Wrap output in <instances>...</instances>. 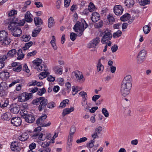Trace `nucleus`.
I'll list each match as a JSON object with an SVG mask.
<instances>
[{
    "label": "nucleus",
    "instance_id": "58836bf2",
    "mask_svg": "<svg viewBox=\"0 0 152 152\" xmlns=\"http://www.w3.org/2000/svg\"><path fill=\"white\" fill-rule=\"evenodd\" d=\"M89 11L90 12H91L93 11L96 10V8L94 4L92 2H90L88 6V8Z\"/></svg>",
    "mask_w": 152,
    "mask_h": 152
},
{
    "label": "nucleus",
    "instance_id": "2f4dec72",
    "mask_svg": "<svg viewBox=\"0 0 152 152\" xmlns=\"http://www.w3.org/2000/svg\"><path fill=\"white\" fill-rule=\"evenodd\" d=\"M42 29L41 27H39L38 28L34 29L32 32V36L33 37H37L41 31Z\"/></svg>",
    "mask_w": 152,
    "mask_h": 152
},
{
    "label": "nucleus",
    "instance_id": "393cba45",
    "mask_svg": "<svg viewBox=\"0 0 152 152\" xmlns=\"http://www.w3.org/2000/svg\"><path fill=\"white\" fill-rule=\"evenodd\" d=\"M74 108L72 107L70 108H66L63 110L62 113V115L64 117L66 115L70 113L71 112L74 111Z\"/></svg>",
    "mask_w": 152,
    "mask_h": 152
},
{
    "label": "nucleus",
    "instance_id": "f8f14e48",
    "mask_svg": "<svg viewBox=\"0 0 152 152\" xmlns=\"http://www.w3.org/2000/svg\"><path fill=\"white\" fill-rule=\"evenodd\" d=\"M124 11V9L121 5H116L114 8V12L115 14L117 15H121Z\"/></svg>",
    "mask_w": 152,
    "mask_h": 152
},
{
    "label": "nucleus",
    "instance_id": "cd10ccee",
    "mask_svg": "<svg viewBox=\"0 0 152 152\" xmlns=\"http://www.w3.org/2000/svg\"><path fill=\"white\" fill-rule=\"evenodd\" d=\"M17 55L18 56L17 59L20 60L22 59L24 56V54L23 53L22 50L21 49L19 50L18 52L16 53Z\"/></svg>",
    "mask_w": 152,
    "mask_h": 152
},
{
    "label": "nucleus",
    "instance_id": "052dcab7",
    "mask_svg": "<svg viewBox=\"0 0 152 152\" xmlns=\"http://www.w3.org/2000/svg\"><path fill=\"white\" fill-rule=\"evenodd\" d=\"M145 58H141L137 56V62L138 64L142 63L145 60Z\"/></svg>",
    "mask_w": 152,
    "mask_h": 152
},
{
    "label": "nucleus",
    "instance_id": "338daca9",
    "mask_svg": "<svg viewBox=\"0 0 152 152\" xmlns=\"http://www.w3.org/2000/svg\"><path fill=\"white\" fill-rule=\"evenodd\" d=\"M37 51L36 50H34L32 52L29 53L27 54V56L28 57V58H29L31 56H33L35 55Z\"/></svg>",
    "mask_w": 152,
    "mask_h": 152
},
{
    "label": "nucleus",
    "instance_id": "2eb2a0df",
    "mask_svg": "<svg viewBox=\"0 0 152 152\" xmlns=\"http://www.w3.org/2000/svg\"><path fill=\"white\" fill-rule=\"evenodd\" d=\"M91 19L94 22H96L100 19V14L96 12H94L92 13V16L91 17Z\"/></svg>",
    "mask_w": 152,
    "mask_h": 152
},
{
    "label": "nucleus",
    "instance_id": "c03bdc74",
    "mask_svg": "<svg viewBox=\"0 0 152 152\" xmlns=\"http://www.w3.org/2000/svg\"><path fill=\"white\" fill-rule=\"evenodd\" d=\"M122 32L120 30H118L116 32H114L113 35V37L114 38L118 37L121 36Z\"/></svg>",
    "mask_w": 152,
    "mask_h": 152
},
{
    "label": "nucleus",
    "instance_id": "ea45409f",
    "mask_svg": "<svg viewBox=\"0 0 152 152\" xmlns=\"http://www.w3.org/2000/svg\"><path fill=\"white\" fill-rule=\"evenodd\" d=\"M143 30L145 34H148L150 31L151 28L148 25H146L143 27Z\"/></svg>",
    "mask_w": 152,
    "mask_h": 152
},
{
    "label": "nucleus",
    "instance_id": "dca6fc26",
    "mask_svg": "<svg viewBox=\"0 0 152 152\" xmlns=\"http://www.w3.org/2000/svg\"><path fill=\"white\" fill-rule=\"evenodd\" d=\"M32 15L30 13V12L28 11L26 13L25 15V21L28 23H31L33 21V19L32 17Z\"/></svg>",
    "mask_w": 152,
    "mask_h": 152
},
{
    "label": "nucleus",
    "instance_id": "a211bd4d",
    "mask_svg": "<svg viewBox=\"0 0 152 152\" xmlns=\"http://www.w3.org/2000/svg\"><path fill=\"white\" fill-rule=\"evenodd\" d=\"M10 74L8 72L2 71L0 72V78L3 80L8 79L10 77Z\"/></svg>",
    "mask_w": 152,
    "mask_h": 152
},
{
    "label": "nucleus",
    "instance_id": "3c124183",
    "mask_svg": "<svg viewBox=\"0 0 152 152\" xmlns=\"http://www.w3.org/2000/svg\"><path fill=\"white\" fill-rule=\"evenodd\" d=\"M81 104L82 106L86 109H87V108H88V105L87 104V100H82Z\"/></svg>",
    "mask_w": 152,
    "mask_h": 152
},
{
    "label": "nucleus",
    "instance_id": "49530a36",
    "mask_svg": "<svg viewBox=\"0 0 152 152\" xmlns=\"http://www.w3.org/2000/svg\"><path fill=\"white\" fill-rule=\"evenodd\" d=\"M80 95L82 97V100H87V94L84 91H81L79 93Z\"/></svg>",
    "mask_w": 152,
    "mask_h": 152
},
{
    "label": "nucleus",
    "instance_id": "79ce46f5",
    "mask_svg": "<svg viewBox=\"0 0 152 152\" xmlns=\"http://www.w3.org/2000/svg\"><path fill=\"white\" fill-rule=\"evenodd\" d=\"M69 102V100L68 99L64 100L60 104L59 107L61 108H63L65 107L66 106V104Z\"/></svg>",
    "mask_w": 152,
    "mask_h": 152
},
{
    "label": "nucleus",
    "instance_id": "5fc2aeb1",
    "mask_svg": "<svg viewBox=\"0 0 152 152\" xmlns=\"http://www.w3.org/2000/svg\"><path fill=\"white\" fill-rule=\"evenodd\" d=\"M42 98V97H40L39 98H37L36 99L34 100L32 102V103L34 104L37 105L39 102H40Z\"/></svg>",
    "mask_w": 152,
    "mask_h": 152
},
{
    "label": "nucleus",
    "instance_id": "6ab92c4d",
    "mask_svg": "<svg viewBox=\"0 0 152 152\" xmlns=\"http://www.w3.org/2000/svg\"><path fill=\"white\" fill-rule=\"evenodd\" d=\"M11 113L8 112L3 114L1 116V119L4 121H9L11 119Z\"/></svg>",
    "mask_w": 152,
    "mask_h": 152
},
{
    "label": "nucleus",
    "instance_id": "680f3d73",
    "mask_svg": "<svg viewBox=\"0 0 152 152\" xmlns=\"http://www.w3.org/2000/svg\"><path fill=\"white\" fill-rule=\"evenodd\" d=\"M56 106V104L53 102L49 103L47 105V107L49 108H52Z\"/></svg>",
    "mask_w": 152,
    "mask_h": 152
},
{
    "label": "nucleus",
    "instance_id": "f704fd0d",
    "mask_svg": "<svg viewBox=\"0 0 152 152\" xmlns=\"http://www.w3.org/2000/svg\"><path fill=\"white\" fill-rule=\"evenodd\" d=\"M20 107L16 106H13L10 109V111L12 113L14 114H17L20 111Z\"/></svg>",
    "mask_w": 152,
    "mask_h": 152
},
{
    "label": "nucleus",
    "instance_id": "c85d7f7f",
    "mask_svg": "<svg viewBox=\"0 0 152 152\" xmlns=\"http://www.w3.org/2000/svg\"><path fill=\"white\" fill-rule=\"evenodd\" d=\"M97 70L99 72H102L104 70V66L101 63L100 59L97 65Z\"/></svg>",
    "mask_w": 152,
    "mask_h": 152
},
{
    "label": "nucleus",
    "instance_id": "423d86ee",
    "mask_svg": "<svg viewBox=\"0 0 152 152\" xmlns=\"http://www.w3.org/2000/svg\"><path fill=\"white\" fill-rule=\"evenodd\" d=\"M132 86L121 83L120 90L121 95L124 96L128 95L130 92Z\"/></svg>",
    "mask_w": 152,
    "mask_h": 152
},
{
    "label": "nucleus",
    "instance_id": "1a4fd4ad",
    "mask_svg": "<svg viewBox=\"0 0 152 152\" xmlns=\"http://www.w3.org/2000/svg\"><path fill=\"white\" fill-rule=\"evenodd\" d=\"M48 103V101L47 99L42 97L40 102V105L39 106V110L41 111L44 109Z\"/></svg>",
    "mask_w": 152,
    "mask_h": 152
},
{
    "label": "nucleus",
    "instance_id": "8fccbe9b",
    "mask_svg": "<svg viewBox=\"0 0 152 152\" xmlns=\"http://www.w3.org/2000/svg\"><path fill=\"white\" fill-rule=\"evenodd\" d=\"M103 23L102 21H100L99 22L95 23L94 25L95 27L96 28H101L103 25Z\"/></svg>",
    "mask_w": 152,
    "mask_h": 152
},
{
    "label": "nucleus",
    "instance_id": "de8ad7c7",
    "mask_svg": "<svg viewBox=\"0 0 152 152\" xmlns=\"http://www.w3.org/2000/svg\"><path fill=\"white\" fill-rule=\"evenodd\" d=\"M37 93V94L40 96H42L44 94H45L46 91V89L45 88L38 90Z\"/></svg>",
    "mask_w": 152,
    "mask_h": 152
},
{
    "label": "nucleus",
    "instance_id": "c9c22d12",
    "mask_svg": "<svg viewBox=\"0 0 152 152\" xmlns=\"http://www.w3.org/2000/svg\"><path fill=\"white\" fill-rule=\"evenodd\" d=\"M53 69L56 73H58L59 75H61L62 73V69L59 66H55L53 68Z\"/></svg>",
    "mask_w": 152,
    "mask_h": 152
},
{
    "label": "nucleus",
    "instance_id": "6e6552de",
    "mask_svg": "<svg viewBox=\"0 0 152 152\" xmlns=\"http://www.w3.org/2000/svg\"><path fill=\"white\" fill-rule=\"evenodd\" d=\"M100 42V39L97 37L92 40L88 45V47L89 48H95L98 45Z\"/></svg>",
    "mask_w": 152,
    "mask_h": 152
},
{
    "label": "nucleus",
    "instance_id": "37998d69",
    "mask_svg": "<svg viewBox=\"0 0 152 152\" xmlns=\"http://www.w3.org/2000/svg\"><path fill=\"white\" fill-rule=\"evenodd\" d=\"M146 52L145 50H141L139 53L138 56L145 58V55L146 54Z\"/></svg>",
    "mask_w": 152,
    "mask_h": 152
},
{
    "label": "nucleus",
    "instance_id": "f03ea898",
    "mask_svg": "<svg viewBox=\"0 0 152 152\" xmlns=\"http://www.w3.org/2000/svg\"><path fill=\"white\" fill-rule=\"evenodd\" d=\"M12 21H9L8 23L7 28L11 32V34L15 37H18L20 36L22 33V31L20 27L16 25V19L15 18Z\"/></svg>",
    "mask_w": 152,
    "mask_h": 152
},
{
    "label": "nucleus",
    "instance_id": "9d476101",
    "mask_svg": "<svg viewBox=\"0 0 152 152\" xmlns=\"http://www.w3.org/2000/svg\"><path fill=\"white\" fill-rule=\"evenodd\" d=\"M10 148L12 151L16 152H18L21 150V148L18 145V142L14 141L11 144Z\"/></svg>",
    "mask_w": 152,
    "mask_h": 152
},
{
    "label": "nucleus",
    "instance_id": "bf43d9fd",
    "mask_svg": "<svg viewBox=\"0 0 152 152\" xmlns=\"http://www.w3.org/2000/svg\"><path fill=\"white\" fill-rule=\"evenodd\" d=\"M87 140V138L86 137H83L80 138V139L77 140L76 141V142L77 143H80L83 142H84Z\"/></svg>",
    "mask_w": 152,
    "mask_h": 152
},
{
    "label": "nucleus",
    "instance_id": "6e6d98bb",
    "mask_svg": "<svg viewBox=\"0 0 152 152\" xmlns=\"http://www.w3.org/2000/svg\"><path fill=\"white\" fill-rule=\"evenodd\" d=\"M107 18L110 23H113L115 21V19L112 15H108Z\"/></svg>",
    "mask_w": 152,
    "mask_h": 152
},
{
    "label": "nucleus",
    "instance_id": "e433bc0d",
    "mask_svg": "<svg viewBox=\"0 0 152 152\" xmlns=\"http://www.w3.org/2000/svg\"><path fill=\"white\" fill-rule=\"evenodd\" d=\"M33 44V42L32 41H30L25 44V46L23 47V50H26L28 49L29 47L31 46Z\"/></svg>",
    "mask_w": 152,
    "mask_h": 152
},
{
    "label": "nucleus",
    "instance_id": "f3484780",
    "mask_svg": "<svg viewBox=\"0 0 152 152\" xmlns=\"http://www.w3.org/2000/svg\"><path fill=\"white\" fill-rule=\"evenodd\" d=\"M15 18L17 19L18 20H16V25H18L19 27L23 25L25 23V21L24 19L21 20H19L18 18H15V17L13 16L12 18H10V20L9 21H12Z\"/></svg>",
    "mask_w": 152,
    "mask_h": 152
},
{
    "label": "nucleus",
    "instance_id": "aec40b11",
    "mask_svg": "<svg viewBox=\"0 0 152 152\" xmlns=\"http://www.w3.org/2000/svg\"><path fill=\"white\" fill-rule=\"evenodd\" d=\"M74 74L78 82L82 83L84 82L85 79L83 75L79 74L75 72H74Z\"/></svg>",
    "mask_w": 152,
    "mask_h": 152
},
{
    "label": "nucleus",
    "instance_id": "0eeeda50",
    "mask_svg": "<svg viewBox=\"0 0 152 152\" xmlns=\"http://www.w3.org/2000/svg\"><path fill=\"white\" fill-rule=\"evenodd\" d=\"M32 93L24 92L19 94L18 96V101L20 102H24L31 98Z\"/></svg>",
    "mask_w": 152,
    "mask_h": 152
},
{
    "label": "nucleus",
    "instance_id": "e2e57ef3",
    "mask_svg": "<svg viewBox=\"0 0 152 152\" xmlns=\"http://www.w3.org/2000/svg\"><path fill=\"white\" fill-rule=\"evenodd\" d=\"M17 13V11L12 10L9 12L8 15L9 16H12V17L11 18H12L13 16H12L16 14Z\"/></svg>",
    "mask_w": 152,
    "mask_h": 152
},
{
    "label": "nucleus",
    "instance_id": "13d9d810",
    "mask_svg": "<svg viewBox=\"0 0 152 152\" xmlns=\"http://www.w3.org/2000/svg\"><path fill=\"white\" fill-rule=\"evenodd\" d=\"M102 127L100 126L96 128L95 132L98 134H100L102 132Z\"/></svg>",
    "mask_w": 152,
    "mask_h": 152
},
{
    "label": "nucleus",
    "instance_id": "a19ab883",
    "mask_svg": "<svg viewBox=\"0 0 152 152\" xmlns=\"http://www.w3.org/2000/svg\"><path fill=\"white\" fill-rule=\"evenodd\" d=\"M38 142L39 144L41 146L42 148H45L46 147H48L50 145V142H47L45 144V142H42L40 141H38Z\"/></svg>",
    "mask_w": 152,
    "mask_h": 152
},
{
    "label": "nucleus",
    "instance_id": "4468645a",
    "mask_svg": "<svg viewBox=\"0 0 152 152\" xmlns=\"http://www.w3.org/2000/svg\"><path fill=\"white\" fill-rule=\"evenodd\" d=\"M24 119L25 121L28 123H32L34 122L35 120V118L34 115L31 114H29L25 117Z\"/></svg>",
    "mask_w": 152,
    "mask_h": 152
},
{
    "label": "nucleus",
    "instance_id": "a18cd8bd",
    "mask_svg": "<svg viewBox=\"0 0 152 152\" xmlns=\"http://www.w3.org/2000/svg\"><path fill=\"white\" fill-rule=\"evenodd\" d=\"M80 90L78 88L77 86H74L72 88V94L73 95H75L76 94L77 92Z\"/></svg>",
    "mask_w": 152,
    "mask_h": 152
},
{
    "label": "nucleus",
    "instance_id": "7c9ffc66",
    "mask_svg": "<svg viewBox=\"0 0 152 152\" xmlns=\"http://www.w3.org/2000/svg\"><path fill=\"white\" fill-rule=\"evenodd\" d=\"M4 84L5 85L6 84L5 83H1L0 84V92H1L3 95H6V93L4 91V90L7 89L6 87L5 86H4Z\"/></svg>",
    "mask_w": 152,
    "mask_h": 152
},
{
    "label": "nucleus",
    "instance_id": "774afa93",
    "mask_svg": "<svg viewBox=\"0 0 152 152\" xmlns=\"http://www.w3.org/2000/svg\"><path fill=\"white\" fill-rule=\"evenodd\" d=\"M7 58H8L7 55H4L1 56L0 57V62H3V61L6 60Z\"/></svg>",
    "mask_w": 152,
    "mask_h": 152
},
{
    "label": "nucleus",
    "instance_id": "72a5a7b5",
    "mask_svg": "<svg viewBox=\"0 0 152 152\" xmlns=\"http://www.w3.org/2000/svg\"><path fill=\"white\" fill-rule=\"evenodd\" d=\"M46 71H45V72H43L41 73L39 75V79L41 80L46 77L48 75L50 74L49 72H46Z\"/></svg>",
    "mask_w": 152,
    "mask_h": 152
},
{
    "label": "nucleus",
    "instance_id": "a878e982",
    "mask_svg": "<svg viewBox=\"0 0 152 152\" xmlns=\"http://www.w3.org/2000/svg\"><path fill=\"white\" fill-rule=\"evenodd\" d=\"M125 3L126 4V6L128 7H133L134 4V0H126Z\"/></svg>",
    "mask_w": 152,
    "mask_h": 152
},
{
    "label": "nucleus",
    "instance_id": "09e8293b",
    "mask_svg": "<svg viewBox=\"0 0 152 152\" xmlns=\"http://www.w3.org/2000/svg\"><path fill=\"white\" fill-rule=\"evenodd\" d=\"M95 142L94 139H93L90 141L87 144V147L88 148H92L94 146V143Z\"/></svg>",
    "mask_w": 152,
    "mask_h": 152
},
{
    "label": "nucleus",
    "instance_id": "603ef678",
    "mask_svg": "<svg viewBox=\"0 0 152 152\" xmlns=\"http://www.w3.org/2000/svg\"><path fill=\"white\" fill-rule=\"evenodd\" d=\"M28 113V112L25 110H21L20 112L21 117L24 118H25V116L29 114Z\"/></svg>",
    "mask_w": 152,
    "mask_h": 152
},
{
    "label": "nucleus",
    "instance_id": "20e7f679",
    "mask_svg": "<svg viewBox=\"0 0 152 152\" xmlns=\"http://www.w3.org/2000/svg\"><path fill=\"white\" fill-rule=\"evenodd\" d=\"M42 60L39 58L37 59L32 61L33 66L37 69V71L40 72L42 71H45L47 70V67L44 65H41Z\"/></svg>",
    "mask_w": 152,
    "mask_h": 152
},
{
    "label": "nucleus",
    "instance_id": "c756f323",
    "mask_svg": "<svg viewBox=\"0 0 152 152\" xmlns=\"http://www.w3.org/2000/svg\"><path fill=\"white\" fill-rule=\"evenodd\" d=\"M130 18V15L128 13H126L121 17V20L123 21H125L128 20Z\"/></svg>",
    "mask_w": 152,
    "mask_h": 152
},
{
    "label": "nucleus",
    "instance_id": "9b49d317",
    "mask_svg": "<svg viewBox=\"0 0 152 152\" xmlns=\"http://www.w3.org/2000/svg\"><path fill=\"white\" fill-rule=\"evenodd\" d=\"M21 120L19 117H13L11 120V123L14 126H18L21 124Z\"/></svg>",
    "mask_w": 152,
    "mask_h": 152
},
{
    "label": "nucleus",
    "instance_id": "bb28decb",
    "mask_svg": "<svg viewBox=\"0 0 152 152\" xmlns=\"http://www.w3.org/2000/svg\"><path fill=\"white\" fill-rule=\"evenodd\" d=\"M48 26L49 28H51L54 26L55 23V22L52 17H50V18L48 19Z\"/></svg>",
    "mask_w": 152,
    "mask_h": 152
},
{
    "label": "nucleus",
    "instance_id": "f257e3e1",
    "mask_svg": "<svg viewBox=\"0 0 152 152\" xmlns=\"http://www.w3.org/2000/svg\"><path fill=\"white\" fill-rule=\"evenodd\" d=\"M84 23L78 21L75 25L73 29L77 33V34L74 32L71 33L70 38L72 41H75L76 39L77 36L80 37L83 34L84 29L88 26L85 21H84Z\"/></svg>",
    "mask_w": 152,
    "mask_h": 152
},
{
    "label": "nucleus",
    "instance_id": "ddd939ff",
    "mask_svg": "<svg viewBox=\"0 0 152 152\" xmlns=\"http://www.w3.org/2000/svg\"><path fill=\"white\" fill-rule=\"evenodd\" d=\"M132 80L131 76L130 75H128L124 78L122 83L132 86Z\"/></svg>",
    "mask_w": 152,
    "mask_h": 152
},
{
    "label": "nucleus",
    "instance_id": "7ed1b4c3",
    "mask_svg": "<svg viewBox=\"0 0 152 152\" xmlns=\"http://www.w3.org/2000/svg\"><path fill=\"white\" fill-rule=\"evenodd\" d=\"M101 36L102 37L101 42L102 44H104L106 43V41H110L111 39L113 37V35L110 30L106 29L103 30L101 33Z\"/></svg>",
    "mask_w": 152,
    "mask_h": 152
},
{
    "label": "nucleus",
    "instance_id": "4be33fe9",
    "mask_svg": "<svg viewBox=\"0 0 152 152\" xmlns=\"http://www.w3.org/2000/svg\"><path fill=\"white\" fill-rule=\"evenodd\" d=\"M29 136L26 132L23 133L18 137V139L22 141L26 140L28 138Z\"/></svg>",
    "mask_w": 152,
    "mask_h": 152
},
{
    "label": "nucleus",
    "instance_id": "473e14b6",
    "mask_svg": "<svg viewBox=\"0 0 152 152\" xmlns=\"http://www.w3.org/2000/svg\"><path fill=\"white\" fill-rule=\"evenodd\" d=\"M32 137L33 138H37V137H38V139L40 141H42L43 139V134H39L38 133L36 132L35 134H34L32 135Z\"/></svg>",
    "mask_w": 152,
    "mask_h": 152
},
{
    "label": "nucleus",
    "instance_id": "4c0bfd02",
    "mask_svg": "<svg viewBox=\"0 0 152 152\" xmlns=\"http://www.w3.org/2000/svg\"><path fill=\"white\" fill-rule=\"evenodd\" d=\"M9 100L7 99H4V100L1 101V107L2 108H4L7 107L9 104Z\"/></svg>",
    "mask_w": 152,
    "mask_h": 152
},
{
    "label": "nucleus",
    "instance_id": "4d7b16f0",
    "mask_svg": "<svg viewBox=\"0 0 152 152\" xmlns=\"http://www.w3.org/2000/svg\"><path fill=\"white\" fill-rule=\"evenodd\" d=\"M22 66L21 65H20L19 66H16L14 67L13 69V70L17 72H20L21 70Z\"/></svg>",
    "mask_w": 152,
    "mask_h": 152
},
{
    "label": "nucleus",
    "instance_id": "0e129e2a",
    "mask_svg": "<svg viewBox=\"0 0 152 152\" xmlns=\"http://www.w3.org/2000/svg\"><path fill=\"white\" fill-rule=\"evenodd\" d=\"M22 38L23 39V40L25 42L28 41L31 39V37L30 35H26L23 36Z\"/></svg>",
    "mask_w": 152,
    "mask_h": 152
},
{
    "label": "nucleus",
    "instance_id": "b1692460",
    "mask_svg": "<svg viewBox=\"0 0 152 152\" xmlns=\"http://www.w3.org/2000/svg\"><path fill=\"white\" fill-rule=\"evenodd\" d=\"M34 21L36 26L39 27L43 23L42 19L39 17H36L34 19Z\"/></svg>",
    "mask_w": 152,
    "mask_h": 152
},
{
    "label": "nucleus",
    "instance_id": "5701e85b",
    "mask_svg": "<svg viewBox=\"0 0 152 152\" xmlns=\"http://www.w3.org/2000/svg\"><path fill=\"white\" fill-rule=\"evenodd\" d=\"M17 51L15 49H12L9 50L7 53V55L8 58H10L14 57Z\"/></svg>",
    "mask_w": 152,
    "mask_h": 152
},
{
    "label": "nucleus",
    "instance_id": "39448f33",
    "mask_svg": "<svg viewBox=\"0 0 152 152\" xmlns=\"http://www.w3.org/2000/svg\"><path fill=\"white\" fill-rule=\"evenodd\" d=\"M7 33L4 30L0 31V42L4 45H9L11 42V40L8 36Z\"/></svg>",
    "mask_w": 152,
    "mask_h": 152
},
{
    "label": "nucleus",
    "instance_id": "69168bd1",
    "mask_svg": "<svg viewBox=\"0 0 152 152\" xmlns=\"http://www.w3.org/2000/svg\"><path fill=\"white\" fill-rule=\"evenodd\" d=\"M66 87L67 88V89L66 90V91H67V92L68 93H69L70 91V90L71 89V84L69 82H67L66 83Z\"/></svg>",
    "mask_w": 152,
    "mask_h": 152
},
{
    "label": "nucleus",
    "instance_id": "864d4df0",
    "mask_svg": "<svg viewBox=\"0 0 152 152\" xmlns=\"http://www.w3.org/2000/svg\"><path fill=\"white\" fill-rule=\"evenodd\" d=\"M102 112L105 117H107L109 116L108 112L105 108H103L102 109Z\"/></svg>",
    "mask_w": 152,
    "mask_h": 152
},
{
    "label": "nucleus",
    "instance_id": "412c9836",
    "mask_svg": "<svg viewBox=\"0 0 152 152\" xmlns=\"http://www.w3.org/2000/svg\"><path fill=\"white\" fill-rule=\"evenodd\" d=\"M47 118V116L45 114H43L41 117H39L36 121L37 124H41L43 123L45 120Z\"/></svg>",
    "mask_w": 152,
    "mask_h": 152
}]
</instances>
